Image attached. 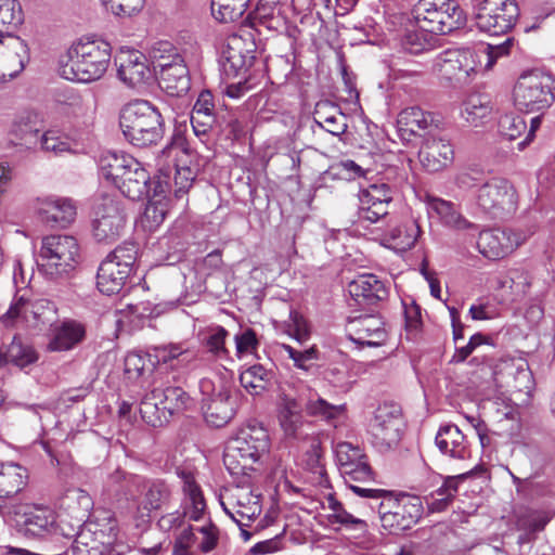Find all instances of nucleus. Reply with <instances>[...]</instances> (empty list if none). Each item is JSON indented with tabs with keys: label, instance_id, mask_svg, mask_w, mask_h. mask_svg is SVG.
I'll return each instance as SVG.
<instances>
[{
	"label": "nucleus",
	"instance_id": "f257e3e1",
	"mask_svg": "<svg viewBox=\"0 0 555 555\" xmlns=\"http://www.w3.org/2000/svg\"><path fill=\"white\" fill-rule=\"evenodd\" d=\"M514 43L507 37L503 42L480 43L474 48L449 49L431 61V73L439 79L467 83L481 70H490L500 57L509 54Z\"/></svg>",
	"mask_w": 555,
	"mask_h": 555
},
{
	"label": "nucleus",
	"instance_id": "f03ea898",
	"mask_svg": "<svg viewBox=\"0 0 555 555\" xmlns=\"http://www.w3.org/2000/svg\"><path fill=\"white\" fill-rule=\"evenodd\" d=\"M111 44L100 38H81L59 61V74L66 80L91 82L100 79L111 61Z\"/></svg>",
	"mask_w": 555,
	"mask_h": 555
},
{
	"label": "nucleus",
	"instance_id": "7ed1b4c3",
	"mask_svg": "<svg viewBox=\"0 0 555 555\" xmlns=\"http://www.w3.org/2000/svg\"><path fill=\"white\" fill-rule=\"evenodd\" d=\"M268 450L267 430L258 425H248L229 441L223 463L233 477L250 478L258 470L256 465H260V460Z\"/></svg>",
	"mask_w": 555,
	"mask_h": 555
},
{
	"label": "nucleus",
	"instance_id": "20e7f679",
	"mask_svg": "<svg viewBox=\"0 0 555 555\" xmlns=\"http://www.w3.org/2000/svg\"><path fill=\"white\" fill-rule=\"evenodd\" d=\"M119 126L125 139L138 147L157 144L165 133L160 111L145 100L126 104L119 115Z\"/></svg>",
	"mask_w": 555,
	"mask_h": 555
},
{
	"label": "nucleus",
	"instance_id": "39448f33",
	"mask_svg": "<svg viewBox=\"0 0 555 555\" xmlns=\"http://www.w3.org/2000/svg\"><path fill=\"white\" fill-rule=\"evenodd\" d=\"M384 42L395 49L411 54H420L434 49L438 38L422 25H416L414 17L398 12L387 14L384 21Z\"/></svg>",
	"mask_w": 555,
	"mask_h": 555
},
{
	"label": "nucleus",
	"instance_id": "423d86ee",
	"mask_svg": "<svg viewBox=\"0 0 555 555\" xmlns=\"http://www.w3.org/2000/svg\"><path fill=\"white\" fill-rule=\"evenodd\" d=\"M240 478L235 486L220 495V505L224 513L237 524L244 539L248 540L250 535L244 528L261 514V494L250 485L254 476Z\"/></svg>",
	"mask_w": 555,
	"mask_h": 555
},
{
	"label": "nucleus",
	"instance_id": "0eeeda50",
	"mask_svg": "<svg viewBox=\"0 0 555 555\" xmlns=\"http://www.w3.org/2000/svg\"><path fill=\"white\" fill-rule=\"evenodd\" d=\"M513 99L515 106L526 113L550 107L555 100L552 77L540 70L524 73L514 87Z\"/></svg>",
	"mask_w": 555,
	"mask_h": 555
},
{
	"label": "nucleus",
	"instance_id": "6e6552de",
	"mask_svg": "<svg viewBox=\"0 0 555 555\" xmlns=\"http://www.w3.org/2000/svg\"><path fill=\"white\" fill-rule=\"evenodd\" d=\"M56 319V308L48 299H28L25 294L14 297L8 311L0 317V322L7 327L25 326L40 328L52 324Z\"/></svg>",
	"mask_w": 555,
	"mask_h": 555
},
{
	"label": "nucleus",
	"instance_id": "1a4fd4ad",
	"mask_svg": "<svg viewBox=\"0 0 555 555\" xmlns=\"http://www.w3.org/2000/svg\"><path fill=\"white\" fill-rule=\"evenodd\" d=\"M190 396L178 386L154 388L146 395L140 405L142 417L153 426L168 422L169 417L189 409Z\"/></svg>",
	"mask_w": 555,
	"mask_h": 555
},
{
	"label": "nucleus",
	"instance_id": "9d476101",
	"mask_svg": "<svg viewBox=\"0 0 555 555\" xmlns=\"http://www.w3.org/2000/svg\"><path fill=\"white\" fill-rule=\"evenodd\" d=\"M137 247L129 243L114 249L100 264L96 274L98 289L105 295L118 293L132 272Z\"/></svg>",
	"mask_w": 555,
	"mask_h": 555
},
{
	"label": "nucleus",
	"instance_id": "9b49d317",
	"mask_svg": "<svg viewBox=\"0 0 555 555\" xmlns=\"http://www.w3.org/2000/svg\"><path fill=\"white\" fill-rule=\"evenodd\" d=\"M199 391L203 396V408L208 424L222 427L233 418L235 414L234 388L230 379H221L216 384L209 378H202Z\"/></svg>",
	"mask_w": 555,
	"mask_h": 555
},
{
	"label": "nucleus",
	"instance_id": "f8f14e48",
	"mask_svg": "<svg viewBox=\"0 0 555 555\" xmlns=\"http://www.w3.org/2000/svg\"><path fill=\"white\" fill-rule=\"evenodd\" d=\"M178 476L182 481V491L184 494L182 502L183 511L165 514L158 519L157 526L165 532L180 528L184 524L185 518L191 521H199L203 520L206 515V501L193 474L179 470Z\"/></svg>",
	"mask_w": 555,
	"mask_h": 555
},
{
	"label": "nucleus",
	"instance_id": "ddd939ff",
	"mask_svg": "<svg viewBox=\"0 0 555 555\" xmlns=\"http://www.w3.org/2000/svg\"><path fill=\"white\" fill-rule=\"evenodd\" d=\"M474 11L477 28L490 36L508 33L519 16L515 0H482L475 5Z\"/></svg>",
	"mask_w": 555,
	"mask_h": 555
},
{
	"label": "nucleus",
	"instance_id": "4468645a",
	"mask_svg": "<svg viewBox=\"0 0 555 555\" xmlns=\"http://www.w3.org/2000/svg\"><path fill=\"white\" fill-rule=\"evenodd\" d=\"M40 256L47 274L61 275L72 271L78 261L79 246L70 235H49L42 238Z\"/></svg>",
	"mask_w": 555,
	"mask_h": 555
},
{
	"label": "nucleus",
	"instance_id": "2eb2a0df",
	"mask_svg": "<svg viewBox=\"0 0 555 555\" xmlns=\"http://www.w3.org/2000/svg\"><path fill=\"white\" fill-rule=\"evenodd\" d=\"M1 516L27 538H42L49 534L55 525V514L52 509L29 504L13 505Z\"/></svg>",
	"mask_w": 555,
	"mask_h": 555
},
{
	"label": "nucleus",
	"instance_id": "dca6fc26",
	"mask_svg": "<svg viewBox=\"0 0 555 555\" xmlns=\"http://www.w3.org/2000/svg\"><path fill=\"white\" fill-rule=\"evenodd\" d=\"M126 224L125 209L120 201L111 195L98 198L93 206L92 230L96 241L115 242Z\"/></svg>",
	"mask_w": 555,
	"mask_h": 555
},
{
	"label": "nucleus",
	"instance_id": "f3484780",
	"mask_svg": "<svg viewBox=\"0 0 555 555\" xmlns=\"http://www.w3.org/2000/svg\"><path fill=\"white\" fill-rule=\"evenodd\" d=\"M477 205L492 218H502L513 214L517 208V194L514 186L505 179L491 178L480 184Z\"/></svg>",
	"mask_w": 555,
	"mask_h": 555
},
{
	"label": "nucleus",
	"instance_id": "a211bd4d",
	"mask_svg": "<svg viewBox=\"0 0 555 555\" xmlns=\"http://www.w3.org/2000/svg\"><path fill=\"white\" fill-rule=\"evenodd\" d=\"M422 512L420 498L384 490V529L391 532L409 529L421 518Z\"/></svg>",
	"mask_w": 555,
	"mask_h": 555
},
{
	"label": "nucleus",
	"instance_id": "6ab92c4d",
	"mask_svg": "<svg viewBox=\"0 0 555 555\" xmlns=\"http://www.w3.org/2000/svg\"><path fill=\"white\" fill-rule=\"evenodd\" d=\"M521 229H492L479 232L477 248L489 259L504 258L530 236Z\"/></svg>",
	"mask_w": 555,
	"mask_h": 555
},
{
	"label": "nucleus",
	"instance_id": "aec40b11",
	"mask_svg": "<svg viewBox=\"0 0 555 555\" xmlns=\"http://www.w3.org/2000/svg\"><path fill=\"white\" fill-rule=\"evenodd\" d=\"M496 385L506 390L529 393L533 387L532 374L526 359L502 358L493 369Z\"/></svg>",
	"mask_w": 555,
	"mask_h": 555
},
{
	"label": "nucleus",
	"instance_id": "412c9836",
	"mask_svg": "<svg viewBox=\"0 0 555 555\" xmlns=\"http://www.w3.org/2000/svg\"><path fill=\"white\" fill-rule=\"evenodd\" d=\"M171 500V489L165 481L146 480L142 486L141 498L133 518L137 527H143L151 520L154 511L166 507Z\"/></svg>",
	"mask_w": 555,
	"mask_h": 555
},
{
	"label": "nucleus",
	"instance_id": "4be33fe9",
	"mask_svg": "<svg viewBox=\"0 0 555 555\" xmlns=\"http://www.w3.org/2000/svg\"><path fill=\"white\" fill-rule=\"evenodd\" d=\"M337 465L347 483L371 480L372 470L366 456L359 447L349 442H339L335 447Z\"/></svg>",
	"mask_w": 555,
	"mask_h": 555
},
{
	"label": "nucleus",
	"instance_id": "5701e85b",
	"mask_svg": "<svg viewBox=\"0 0 555 555\" xmlns=\"http://www.w3.org/2000/svg\"><path fill=\"white\" fill-rule=\"evenodd\" d=\"M115 64L120 81L131 88L145 83L152 76L147 57L134 49H120Z\"/></svg>",
	"mask_w": 555,
	"mask_h": 555
},
{
	"label": "nucleus",
	"instance_id": "b1692460",
	"mask_svg": "<svg viewBox=\"0 0 555 555\" xmlns=\"http://www.w3.org/2000/svg\"><path fill=\"white\" fill-rule=\"evenodd\" d=\"M418 158L426 171L438 172L452 164L454 150L450 141L440 131L430 132V137H426L422 142Z\"/></svg>",
	"mask_w": 555,
	"mask_h": 555
},
{
	"label": "nucleus",
	"instance_id": "393cba45",
	"mask_svg": "<svg viewBox=\"0 0 555 555\" xmlns=\"http://www.w3.org/2000/svg\"><path fill=\"white\" fill-rule=\"evenodd\" d=\"M438 126L434 122L431 113L425 112L417 106L402 109L397 118L396 132L403 142H410L413 137H430L438 132Z\"/></svg>",
	"mask_w": 555,
	"mask_h": 555
},
{
	"label": "nucleus",
	"instance_id": "a878e982",
	"mask_svg": "<svg viewBox=\"0 0 555 555\" xmlns=\"http://www.w3.org/2000/svg\"><path fill=\"white\" fill-rule=\"evenodd\" d=\"M423 202L428 217L437 219L444 227L459 231H469L473 234L479 231L476 224L463 217L454 203L429 194L424 196Z\"/></svg>",
	"mask_w": 555,
	"mask_h": 555
},
{
	"label": "nucleus",
	"instance_id": "bb28decb",
	"mask_svg": "<svg viewBox=\"0 0 555 555\" xmlns=\"http://www.w3.org/2000/svg\"><path fill=\"white\" fill-rule=\"evenodd\" d=\"M35 209L44 222L61 227L70 224L77 214L76 205L70 198L55 195L38 197Z\"/></svg>",
	"mask_w": 555,
	"mask_h": 555
},
{
	"label": "nucleus",
	"instance_id": "cd10ccee",
	"mask_svg": "<svg viewBox=\"0 0 555 555\" xmlns=\"http://www.w3.org/2000/svg\"><path fill=\"white\" fill-rule=\"evenodd\" d=\"M411 164V158L402 151L397 153L391 150L384 152V181L388 182H384V203L389 204L396 199L392 196H387L386 191L390 189L397 191L408 182L412 169Z\"/></svg>",
	"mask_w": 555,
	"mask_h": 555
},
{
	"label": "nucleus",
	"instance_id": "c85d7f7f",
	"mask_svg": "<svg viewBox=\"0 0 555 555\" xmlns=\"http://www.w3.org/2000/svg\"><path fill=\"white\" fill-rule=\"evenodd\" d=\"M253 61L249 51L244 49V41L238 36L227 39L220 54V65L225 77L243 76Z\"/></svg>",
	"mask_w": 555,
	"mask_h": 555
},
{
	"label": "nucleus",
	"instance_id": "c756f323",
	"mask_svg": "<svg viewBox=\"0 0 555 555\" xmlns=\"http://www.w3.org/2000/svg\"><path fill=\"white\" fill-rule=\"evenodd\" d=\"M27 469L17 463H0V515H5L13 505L8 500L21 492L27 483Z\"/></svg>",
	"mask_w": 555,
	"mask_h": 555
},
{
	"label": "nucleus",
	"instance_id": "7c9ffc66",
	"mask_svg": "<svg viewBox=\"0 0 555 555\" xmlns=\"http://www.w3.org/2000/svg\"><path fill=\"white\" fill-rule=\"evenodd\" d=\"M347 334L361 347H378L382 344V317L366 314L352 319L347 324Z\"/></svg>",
	"mask_w": 555,
	"mask_h": 555
},
{
	"label": "nucleus",
	"instance_id": "2f4dec72",
	"mask_svg": "<svg viewBox=\"0 0 555 555\" xmlns=\"http://www.w3.org/2000/svg\"><path fill=\"white\" fill-rule=\"evenodd\" d=\"M60 102L63 105V112L77 122L88 126L93 121L95 101L92 93L67 90Z\"/></svg>",
	"mask_w": 555,
	"mask_h": 555
},
{
	"label": "nucleus",
	"instance_id": "473e14b6",
	"mask_svg": "<svg viewBox=\"0 0 555 555\" xmlns=\"http://www.w3.org/2000/svg\"><path fill=\"white\" fill-rule=\"evenodd\" d=\"M435 442L442 454L452 459L465 460L469 456L465 436L453 424L441 426L436 435Z\"/></svg>",
	"mask_w": 555,
	"mask_h": 555
},
{
	"label": "nucleus",
	"instance_id": "72a5a7b5",
	"mask_svg": "<svg viewBox=\"0 0 555 555\" xmlns=\"http://www.w3.org/2000/svg\"><path fill=\"white\" fill-rule=\"evenodd\" d=\"M86 336L85 326L74 320H66L54 326L48 344L50 351H67L79 345Z\"/></svg>",
	"mask_w": 555,
	"mask_h": 555
},
{
	"label": "nucleus",
	"instance_id": "f704fd0d",
	"mask_svg": "<svg viewBox=\"0 0 555 555\" xmlns=\"http://www.w3.org/2000/svg\"><path fill=\"white\" fill-rule=\"evenodd\" d=\"M26 46L18 38H11L7 44H0V82L16 77L24 68Z\"/></svg>",
	"mask_w": 555,
	"mask_h": 555
},
{
	"label": "nucleus",
	"instance_id": "c9c22d12",
	"mask_svg": "<svg viewBox=\"0 0 555 555\" xmlns=\"http://www.w3.org/2000/svg\"><path fill=\"white\" fill-rule=\"evenodd\" d=\"M138 168V159L125 153L106 152L99 160L100 176L116 185L127 169Z\"/></svg>",
	"mask_w": 555,
	"mask_h": 555
},
{
	"label": "nucleus",
	"instance_id": "e433bc0d",
	"mask_svg": "<svg viewBox=\"0 0 555 555\" xmlns=\"http://www.w3.org/2000/svg\"><path fill=\"white\" fill-rule=\"evenodd\" d=\"M387 223L389 230L386 237H384V247L396 253H403L415 244L420 233L415 222L406 219V221L400 222V224L395 227H391L390 220Z\"/></svg>",
	"mask_w": 555,
	"mask_h": 555
},
{
	"label": "nucleus",
	"instance_id": "4c0bfd02",
	"mask_svg": "<svg viewBox=\"0 0 555 555\" xmlns=\"http://www.w3.org/2000/svg\"><path fill=\"white\" fill-rule=\"evenodd\" d=\"M493 112L491 99L486 94H469L463 102L461 108L462 118L473 127L483 125Z\"/></svg>",
	"mask_w": 555,
	"mask_h": 555
},
{
	"label": "nucleus",
	"instance_id": "58836bf2",
	"mask_svg": "<svg viewBox=\"0 0 555 555\" xmlns=\"http://www.w3.org/2000/svg\"><path fill=\"white\" fill-rule=\"evenodd\" d=\"M39 130L30 114L20 115L13 119L8 130V143L12 146L31 149L38 139Z\"/></svg>",
	"mask_w": 555,
	"mask_h": 555
},
{
	"label": "nucleus",
	"instance_id": "ea45409f",
	"mask_svg": "<svg viewBox=\"0 0 555 555\" xmlns=\"http://www.w3.org/2000/svg\"><path fill=\"white\" fill-rule=\"evenodd\" d=\"M160 88L171 96H181L191 88L189 68L184 63L175 64L158 75Z\"/></svg>",
	"mask_w": 555,
	"mask_h": 555
},
{
	"label": "nucleus",
	"instance_id": "a19ab883",
	"mask_svg": "<svg viewBox=\"0 0 555 555\" xmlns=\"http://www.w3.org/2000/svg\"><path fill=\"white\" fill-rule=\"evenodd\" d=\"M138 168L127 169L125 176L116 183V188L122 195L137 201L147 194V183L150 175L142 164L138 160Z\"/></svg>",
	"mask_w": 555,
	"mask_h": 555
},
{
	"label": "nucleus",
	"instance_id": "79ce46f5",
	"mask_svg": "<svg viewBox=\"0 0 555 555\" xmlns=\"http://www.w3.org/2000/svg\"><path fill=\"white\" fill-rule=\"evenodd\" d=\"M405 430L401 406L396 402L384 403V444L388 448L399 443Z\"/></svg>",
	"mask_w": 555,
	"mask_h": 555
},
{
	"label": "nucleus",
	"instance_id": "37998d69",
	"mask_svg": "<svg viewBox=\"0 0 555 555\" xmlns=\"http://www.w3.org/2000/svg\"><path fill=\"white\" fill-rule=\"evenodd\" d=\"M23 21V10L17 0H0V44L10 42L12 33Z\"/></svg>",
	"mask_w": 555,
	"mask_h": 555
},
{
	"label": "nucleus",
	"instance_id": "c03bdc74",
	"mask_svg": "<svg viewBox=\"0 0 555 555\" xmlns=\"http://www.w3.org/2000/svg\"><path fill=\"white\" fill-rule=\"evenodd\" d=\"M382 284L373 274H363L348 285L349 294L360 305H375L379 300L378 292Z\"/></svg>",
	"mask_w": 555,
	"mask_h": 555
},
{
	"label": "nucleus",
	"instance_id": "a18cd8bd",
	"mask_svg": "<svg viewBox=\"0 0 555 555\" xmlns=\"http://www.w3.org/2000/svg\"><path fill=\"white\" fill-rule=\"evenodd\" d=\"M155 363H171L177 361L181 367L188 366L196 359V352L188 344H169L154 348Z\"/></svg>",
	"mask_w": 555,
	"mask_h": 555
},
{
	"label": "nucleus",
	"instance_id": "49530a36",
	"mask_svg": "<svg viewBox=\"0 0 555 555\" xmlns=\"http://www.w3.org/2000/svg\"><path fill=\"white\" fill-rule=\"evenodd\" d=\"M382 217V188L371 184L360 192V218L363 222L376 223Z\"/></svg>",
	"mask_w": 555,
	"mask_h": 555
},
{
	"label": "nucleus",
	"instance_id": "de8ad7c7",
	"mask_svg": "<svg viewBox=\"0 0 555 555\" xmlns=\"http://www.w3.org/2000/svg\"><path fill=\"white\" fill-rule=\"evenodd\" d=\"M440 3L443 4V0H418L411 11L415 24L424 26L436 37L438 35L436 28L439 26Z\"/></svg>",
	"mask_w": 555,
	"mask_h": 555
},
{
	"label": "nucleus",
	"instance_id": "09e8293b",
	"mask_svg": "<svg viewBox=\"0 0 555 555\" xmlns=\"http://www.w3.org/2000/svg\"><path fill=\"white\" fill-rule=\"evenodd\" d=\"M37 360L35 350L24 344L20 338L14 337L4 353H0V370L8 363L23 369Z\"/></svg>",
	"mask_w": 555,
	"mask_h": 555
},
{
	"label": "nucleus",
	"instance_id": "8fccbe9b",
	"mask_svg": "<svg viewBox=\"0 0 555 555\" xmlns=\"http://www.w3.org/2000/svg\"><path fill=\"white\" fill-rule=\"evenodd\" d=\"M439 8V26L436 28L438 35L449 34L465 24L466 15L454 0H443Z\"/></svg>",
	"mask_w": 555,
	"mask_h": 555
},
{
	"label": "nucleus",
	"instance_id": "3c124183",
	"mask_svg": "<svg viewBox=\"0 0 555 555\" xmlns=\"http://www.w3.org/2000/svg\"><path fill=\"white\" fill-rule=\"evenodd\" d=\"M102 520L106 522L104 525H100L89 521L86 525V528L94 534V540L102 544L111 555L117 540V522L108 512H104Z\"/></svg>",
	"mask_w": 555,
	"mask_h": 555
},
{
	"label": "nucleus",
	"instance_id": "603ef678",
	"mask_svg": "<svg viewBox=\"0 0 555 555\" xmlns=\"http://www.w3.org/2000/svg\"><path fill=\"white\" fill-rule=\"evenodd\" d=\"M271 377V371L256 364L241 373L240 382L249 393L260 395L266 390Z\"/></svg>",
	"mask_w": 555,
	"mask_h": 555
},
{
	"label": "nucleus",
	"instance_id": "864d4df0",
	"mask_svg": "<svg viewBox=\"0 0 555 555\" xmlns=\"http://www.w3.org/2000/svg\"><path fill=\"white\" fill-rule=\"evenodd\" d=\"M250 0H211V13L221 23L235 22L242 17Z\"/></svg>",
	"mask_w": 555,
	"mask_h": 555
},
{
	"label": "nucleus",
	"instance_id": "5fc2aeb1",
	"mask_svg": "<svg viewBox=\"0 0 555 555\" xmlns=\"http://www.w3.org/2000/svg\"><path fill=\"white\" fill-rule=\"evenodd\" d=\"M155 361L152 354L142 351L129 352L125 358V374L129 379H138L152 373Z\"/></svg>",
	"mask_w": 555,
	"mask_h": 555
},
{
	"label": "nucleus",
	"instance_id": "6e6d98bb",
	"mask_svg": "<svg viewBox=\"0 0 555 555\" xmlns=\"http://www.w3.org/2000/svg\"><path fill=\"white\" fill-rule=\"evenodd\" d=\"M307 413L325 421L334 420L345 412V404H332L318 393L310 395L306 403Z\"/></svg>",
	"mask_w": 555,
	"mask_h": 555
},
{
	"label": "nucleus",
	"instance_id": "4d7b16f0",
	"mask_svg": "<svg viewBox=\"0 0 555 555\" xmlns=\"http://www.w3.org/2000/svg\"><path fill=\"white\" fill-rule=\"evenodd\" d=\"M555 512L527 511L518 517V527L530 532L543 530Z\"/></svg>",
	"mask_w": 555,
	"mask_h": 555
},
{
	"label": "nucleus",
	"instance_id": "13d9d810",
	"mask_svg": "<svg viewBox=\"0 0 555 555\" xmlns=\"http://www.w3.org/2000/svg\"><path fill=\"white\" fill-rule=\"evenodd\" d=\"M167 205L163 202H150L143 212L141 223L149 231L156 230L165 220Z\"/></svg>",
	"mask_w": 555,
	"mask_h": 555
},
{
	"label": "nucleus",
	"instance_id": "bf43d9fd",
	"mask_svg": "<svg viewBox=\"0 0 555 555\" xmlns=\"http://www.w3.org/2000/svg\"><path fill=\"white\" fill-rule=\"evenodd\" d=\"M107 11L116 16H132L139 13L145 0H100Z\"/></svg>",
	"mask_w": 555,
	"mask_h": 555
},
{
	"label": "nucleus",
	"instance_id": "052dcab7",
	"mask_svg": "<svg viewBox=\"0 0 555 555\" xmlns=\"http://www.w3.org/2000/svg\"><path fill=\"white\" fill-rule=\"evenodd\" d=\"M513 481L519 493H524L530 498H540L554 495V492L548 483L545 481H535L532 479L521 480L518 477L512 475Z\"/></svg>",
	"mask_w": 555,
	"mask_h": 555
},
{
	"label": "nucleus",
	"instance_id": "680f3d73",
	"mask_svg": "<svg viewBox=\"0 0 555 555\" xmlns=\"http://www.w3.org/2000/svg\"><path fill=\"white\" fill-rule=\"evenodd\" d=\"M39 142L42 151L54 154H61L70 149L66 138L56 129H50L43 132Z\"/></svg>",
	"mask_w": 555,
	"mask_h": 555
},
{
	"label": "nucleus",
	"instance_id": "e2e57ef3",
	"mask_svg": "<svg viewBox=\"0 0 555 555\" xmlns=\"http://www.w3.org/2000/svg\"><path fill=\"white\" fill-rule=\"evenodd\" d=\"M315 124L333 135H341L347 130V118L343 113L323 116L321 112H317Z\"/></svg>",
	"mask_w": 555,
	"mask_h": 555
},
{
	"label": "nucleus",
	"instance_id": "0e129e2a",
	"mask_svg": "<svg viewBox=\"0 0 555 555\" xmlns=\"http://www.w3.org/2000/svg\"><path fill=\"white\" fill-rule=\"evenodd\" d=\"M286 332L300 344H304L310 337V326L307 320L295 310L289 312V318L286 322Z\"/></svg>",
	"mask_w": 555,
	"mask_h": 555
},
{
	"label": "nucleus",
	"instance_id": "69168bd1",
	"mask_svg": "<svg viewBox=\"0 0 555 555\" xmlns=\"http://www.w3.org/2000/svg\"><path fill=\"white\" fill-rule=\"evenodd\" d=\"M196 528L189 525L175 538L172 555H194L193 546L196 542Z\"/></svg>",
	"mask_w": 555,
	"mask_h": 555
},
{
	"label": "nucleus",
	"instance_id": "338daca9",
	"mask_svg": "<svg viewBox=\"0 0 555 555\" xmlns=\"http://www.w3.org/2000/svg\"><path fill=\"white\" fill-rule=\"evenodd\" d=\"M526 128V121L520 116L505 115L499 121L501 135L511 141L517 139Z\"/></svg>",
	"mask_w": 555,
	"mask_h": 555
},
{
	"label": "nucleus",
	"instance_id": "774afa93",
	"mask_svg": "<svg viewBox=\"0 0 555 555\" xmlns=\"http://www.w3.org/2000/svg\"><path fill=\"white\" fill-rule=\"evenodd\" d=\"M195 172L192 168L183 166L176 167L173 177V192L177 198H181L188 193L195 179Z\"/></svg>",
	"mask_w": 555,
	"mask_h": 555
}]
</instances>
